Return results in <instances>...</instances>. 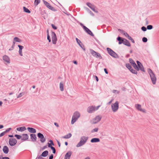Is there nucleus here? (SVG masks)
Returning <instances> with one entry per match:
<instances>
[{"label": "nucleus", "mask_w": 159, "mask_h": 159, "mask_svg": "<svg viewBox=\"0 0 159 159\" xmlns=\"http://www.w3.org/2000/svg\"><path fill=\"white\" fill-rule=\"evenodd\" d=\"M26 128L25 126L20 127L17 128L16 130L22 132L25 131L26 129Z\"/></svg>", "instance_id": "23"}, {"label": "nucleus", "mask_w": 159, "mask_h": 159, "mask_svg": "<svg viewBox=\"0 0 159 159\" xmlns=\"http://www.w3.org/2000/svg\"><path fill=\"white\" fill-rule=\"evenodd\" d=\"M48 147L49 148H52V147H53L52 146V145L50 143H48Z\"/></svg>", "instance_id": "56"}, {"label": "nucleus", "mask_w": 159, "mask_h": 159, "mask_svg": "<svg viewBox=\"0 0 159 159\" xmlns=\"http://www.w3.org/2000/svg\"><path fill=\"white\" fill-rule=\"evenodd\" d=\"M38 137L40 139V141L42 143H44L46 141V139L44 138L43 135L40 133H39L37 134Z\"/></svg>", "instance_id": "9"}, {"label": "nucleus", "mask_w": 159, "mask_h": 159, "mask_svg": "<svg viewBox=\"0 0 159 159\" xmlns=\"http://www.w3.org/2000/svg\"><path fill=\"white\" fill-rule=\"evenodd\" d=\"M124 34L125 36L127 37L128 39H129V40H132L131 37L129 35L126 33L124 32Z\"/></svg>", "instance_id": "35"}, {"label": "nucleus", "mask_w": 159, "mask_h": 159, "mask_svg": "<svg viewBox=\"0 0 159 159\" xmlns=\"http://www.w3.org/2000/svg\"><path fill=\"white\" fill-rule=\"evenodd\" d=\"M148 71L150 75L152 84H155L156 82L157 79L155 74L150 68L148 69Z\"/></svg>", "instance_id": "1"}, {"label": "nucleus", "mask_w": 159, "mask_h": 159, "mask_svg": "<svg viewBox=\"0 0 159 159\" xmlns=\"http://www.w3.org/2000/svg\"><path fill=\"white\" fill-rule=\"evenodd\" d=\"M95 111L94 106H92L88 107L87 108V111L89 113H91Z\"/></svg>", "instance_id": "13"}, {"label": "nucleus", "mask_w": 159, "mask_h": 159, "mask_svg": "<svg viewBox=\"0 0 159 159\" xmlns=\"http://www.w3.org/2000/svg\"><path fill=\"white\" fill-rule=\"evenodd\" d=\"M23 137L21 139V140L23 141H25L29 139V136L27 134H22Z\"/></svg>", "instance_id": "16"}, {"label": "nucleus", "mask_w": 159, "mask_h": 159, "mask_svg": "<svg viewBox=\"0 0 159 159\" xmlns=\"http://www.w3.org/2000/svg\"><path fill=\"white\" fill-rule=\"evenodd\" d=\"M102 117L99 115H98L95 117L92 120V123L93 124H95L99 122L101 119Z\"/></svg>", "instance_id": "8"}, {"label": "nucleus", "mask_w": 159, "mask_h": 159, "mask_svg": "<svg viewBox=\"0 0 159 159\" xmlns=\"http://www.w3.org/2000/svg\"><path fill=\"white\" fill-rule=\"evenodd\" d=\"M3 59L4 61L7 62V63H10V60L9 57L5 55L3 57Z\"/></svg>", "instance_id": "15"}, {"label": "nucleus", "mask_w": 159, "mask_h": 159, "mask_svg": "<svg viewBox=\"0 0 159 159\" xmlns=\"http://www.w3.org/2000/svg\"><path fill=\"white\" fill-rule=\"evenodd\" d=\"M121 89L123 91H125L126 90V88L124 87H123L121 88Z\"/></svg>", "instance_id": "63"}, {"label": "nucleus", "mask_w": 159, "mask_h": 159, "mask_svg": "<svg viewBox=\"0 0 159 159\" xmlns=\"http://www.w3.org/2000/svg\"><path fill=\"white\" fill-rule=\"evenodd\" d=\"M94 78H95L96 80L97 81V82H98V76L96 75H94Z\"/></svg>", "instance_id": "52"}, {"label": "nucleus", "mask_w": 159, "mask_h": 159, "mask_svg": "<svg viewBox=\"0 0 159 159\" xmlns=\"http://www.w3.org/2000/svg\"><path fill=\"white\" fill-rule=\"evenodd\" d=\"M53 157V155L52 154H51L49 156V159H52Z\"/></svg>", "instance_id": "53"}, {"label": "nucleus", "mask_w": 159, "mask_h": 159, "mask_svg": "<svg viewBox=\"0 0 159 159\" xmlns=\"http://www.w3.org/2000/svg\"><path fill=\"white\" fill-rule=\"evenodd\" d=\"M104 71H105V73L106 74H108V71L107 70V69L106 68H104Z\"/></svg>", "instance_id": "58"}, {"label": "nucleus", "mask_w": 159, "mask_h": 159, "mask_svg": "<svg viewBox=\"0 0 159 159\" xmlns=\"http://www.w3.org/2000/svg\"><path fill=\"white\" fill-rule=\"evenodd\" d=\"M133 74L137 75V71L133 69L132 68L129 70Z\"/></svg>", "instance_id": "32"}, {"label": "nucleus", "mask_w": 159, "mask_h": 159, "mask_svg": "<svg viewBox=\"0 0 159 159\" xmlns=\"http://www.w3.org/2000/svg\"><path fill=\"white\" fill-rule=\"evenodd\" d=\"M112 110L113 112H116L119 108V102L116 101L111 105Z\"/></svg>", "instance_id": "5"}, {"label": "nucleus", "mask_w": 159, "mask_h": 159, "mask_svg": "<svg viewBox=\"0 0 159 159\" xmlns=\"http://www.w3.org/2000/svg\"><path fill=\"white\" fill-rule=\"evenodd\" d=\"M47 148V146L46 145L44 146L42 148V150H44L46 148Z\"/></svg>", "instance_id": "62"}, {"label": "nucleus", "mask_w": 159, "mask_h": 159, "mask_svg": "<svg viewBox=\"0 0 159 159\" xmlns=\"http://www.w3.org/2000/svg\"><path fill=\"white\" fill-rule=\"evenodd\" d=\"M141 29L143 31H145L147 30L146 28L144 26L142 27V28H141Z\"/></svg>", "instance_id": "47"}, {"label": "nucleus", "mask_w": 159, "mask_h": 159, "mask_svg": "<svg viewBox=\"0 0 159 159\" xmlns=\"http://www.w3.org/2000/svg\"><path fill=\"white\" fill-rule=\"evenodd\" d=\"M30 139L31 141L33 142H35L36 141L37 137L36 135L34 134H30Z\"/></svg>", "instance_id": "14"}, {"label": "nucleus", "mask_w": 159, "mask_h": 159, "mask_svg": "<svg viewBox=\"0 0 159 159\" xmlns=\"http://www.w3.org/2000/svg\"><path fill=\"white\" fill-rule=\"evenodd\" d=\"M77 43L80 46V47L83 49L84 51H85V49L84 48V46L83 44L81 42L80 40H76Z\"/></svg>", "instance_id": "17"}, {"label": "nucleus", "mask_w": 159, "mask_h": 159, "mask_svg": "<svg viewBox=\"0 0 159 159\" xmlns=\"http://www.w3.org/2000/svg\"><path fill=\"white\" fill-rule=\"evenodd\" d=\"M100 106H101L100 105H99V106H97L96 107H95L94 106V110H95V111L98 110L99 109V107H100Z\"/></svg>", "instance_id": "49"}, {"label": "nucleus", "mask_w": 159, "mask_h": 159, "mask_svg": "<svg viewBox=\"0 0 159 159\" xmlns=\"http://www.w3.org/2000/svg\"><path fill=\"white\" fill-rule=\"evenodd\" d=\"M135 107L138 110L144 113H145L146 112V110L145 109H143L141 108V106L140 104H136L135 105Z\"/></svg>", "instance_id": "11"}, {"label": "nucleus", "mask_w": 159, "mask_h": 159, "mask_svg": "<svg viewBox=\"0 0 159 159\" xmlns=\"http://www.w3.org/2000/svg\"><path fill=\"white\" fill-rule=\"evenodd\" d=\"M6 134L5 132V131L3 132H2V133H1L0 134V137H1L2 136H3V135H5V134Z\"/></svg>", "instance_id": "50"}, {"label": "nucleus", "mask_w": 159, "mask_h": 159, "mask_svg": "<svg viewBox=\"0 0 159 159\" xmlns=\"http://www.w3.org/2000/svg\"><path fill=\"white\" fill-rule=\"evenodd\" d=\"M100 141V139L98 138H93L91 139L90 142L92 143L99 142Z\"/></svg>", "instance_id": "19"}, {"label": "nucleus", "mask_w": 159, "mask_h": 159, "mask_svg": "<svg viewBox=\"0 0 159 159\" xmlns=\"http://www.w3.org/2000/svg\"><path fill=\"white\" fill-rule=\"evenodd\" d=\"M73 63L75 65L77 64V62L76 61H73Z\"/></svg>", "instance_id": "64"}, {"label": "nucleus", "mask_w": 159, "mask_h": 159, "mask_svg": "<svg viewBox=\"0 0 159 159\" xmlns=\"http://www.w3.org/2000/svg\"><path fill=\"white\" fill-rule=\"evenodd\" d=\"M107 50L108 54L111 57L115 58H119V55L111 49L107 48Z\"/></svg>", "instance_id": "4"}, {"label": "nucleus", "mask_w": 159, "mask_h": 159, "mask_svg": "<svg viewBox=\"0 0 159 159\" xmlns=\"http://www.w3.org/2000/svg\"><path fill=\"white\" fill-rule=\"evenodd\" d=\"M14 47H15V46L14 45H12L11 47L9 48V51L12 50L14 49Z\"/></svg>", "instance_id": "48"}, {"label": "nucleus", "mask_w": 159, "mask_h": 159, "mask_svg": "<svg viewBox=\"0 0 159 159\" xmlns=\"http://www.w3.org/2000/svg\"><path fill=\"white\" fill-rule=\"evenodd\" d=\"M24 94V93H20L17 97V98H20L22 96V95Z\"/></svg>", "instance_id": "46"}, {"label": "nucleus", "mask_w": 159, "mask_h": 159, "mask_svg": "<svg viewBox=\"0 0 159 159\" xmlns=\"http://www.w3.org/2000/svg\"><path fill=\"white\" fill-rule=\"evenodd\" d=\"M60 88L61 91L64 90L63 84L61 82H60Z\"/></svg>", "instance_id": "33"}, {"label": "nucleus", "mask_w": 159, "mask_h": 159, "mask_svg": "<svg viewBox=\"0 0 159 159\" xmlns=\"http://www.w3.org/2000/svg\"><path fill=\"white\" fill-rule=\"evenodd\" d=\"M51 25H52V28L53 29H54V30H56L57 29V27L55 26L54 25L52 24Z\"/></svg>", "instance_id": "54"}, {"label": "nucleus", "mask_w": 159, "mask_h": 159, "mask_svg": "<svg viewBox=\"0 0 159 159\" xmlns=\"http://www.w3.org/2000/svg\"><path fill=\"white\" fill-rule=\"evenodd\" d=\"M4 153L5 154H7L9 152V148L6 146H4L2 149Z\"/></svg>", "instance_id": "20"}, {"label": "nucleus", "mask_w": 159, "mask_h": 159, "mask_svg": "<svg viewBox=\"0 0 159 159\" xmlns=\"http://www.w3.org/2000/svg\"><path fill=\"white\" fill-rule=\"evenodd\" d=\"M57 144H58V146L59 147H60L61 146V143L59 141L57 140Z\"/></svg>", "instance_id": "60"}, {"label": "nucleus", "mask_w": 159, "mask_h": 159, "mask_svg": "<svg viewBox=\"0 0 159 159\" xmlns=\"http://www.w3.org/2000/svg\"><path fill=\"white\" fill-rule=\"evenodd\" d=\"M71 154V152L70 151H69L66 153L65 155V157H66L68 159H70Z\"/></svg>", "instance_id": "22"}, {"label": "nucleus", "mask_w": 159, "mask_h": 159, "mask_svg": "<svg viewBox=\"0 0 159 159\" xmlns=\"http://www.w3.org/2000/svg\"><path fill=\"white\" fill-rule=\"evenodd\" d=\"M48 151L45 150L42 153L41 156L43 157H46L48 155Z\"/></svg>", "instance_id": "24"}, {"label": "nucleus", "mask_w": 159, "mask_h": 159, "mask_svg": "<svg viewBox=\"0 0 159 159\" xmlns=\"http://www.w3.org/2000/svg\"><path fill=\"white\" fill-rule=\"evenodd\" d=\"M21 41V40H13V44L15 46V42H20Z\"/></svg>", "instance_id": "45"}, {"label": "nucleus", "mask_w": 159, "mask_h": 159, "mask_svg": "<svg viewBox=\"0 0 159 159\" xmlns=\"http://www.w3.org/2000/svg\"><path fill=\"white\" fill-rule=\"evenodd\" d=\"M88 139V137L83 136L80 138V142L76 145L77 147H80L84 145Z\"/></svg>", "instance_id": "2"}, {"label": "nucleus", "mask_w": 159, "mask_h": 159, "mask_svg": "<svg viewBox=\"0 0 159 159\" xmlns=\"http://www.w3.org/2000/svg\"><path fill=\"white\" fill-rule=\"evenodd\" d=\"M125 66L129 70L130 69H131L132 68V67L131 65L128 63H126L125 64Z\"/></svg>", "instance_id": "31"}, {"label": "nucleus", "mask_w": 159, "mask_h": 159, "mask_svg": "<svg viewBox=\"0 0 159 159\" xmlns=\"http://www.w3.org/2000/svg\"><path fill=\"white\" fill-rule=\"evenodd\" d=\"M51 149L52 150V153H53L55 154L56 153V150L55 148L54 147H52V148H51Z\"/></svg>", "instance_id": "38"}, {"label": "nucleus", "mask_w": 159, "mask_h": 159, "mask_svg": "<svg viewBox=\"0 0 159 159\" xmlns=\"http://www.w3.org/2000/svg\"><path fill=\"white\" fill-rule=\"evenodd\" d=\"M71 136H72L71 134L70 133H69L68 134H67L64 136H62V138H64V139H69V138H70L71 137Z\"/></svg>", "instance_id": "27"}, {"label": "nucleus", "mask_w": 159, "mask_h": 159, "mask_svg": "<svg viewBox=\"0 0 159 159\" xmlns=\"http://www.w3.org/2000/svg\"><path fill=\"white\" fill-rule=\"evenodd\" d=\"M14 137H16L17 139H20L22 138V136L21 135L17 134H15Z\"/></svg>", "instance_id": "36"}, {"label": "nucleus", "mask_w": 159, "mask_h": 159, "mask_svg": "<svg viewBox=\"0 0 159 159\" xmlns=\"http://www.w3.org/2000/svg\"><path fill=\"white\" fill-rule=\"evenodd\" d=\"M87 33L91 36H93V33L90 30H89L88 31Z\"/></svg>", "instance_id": "44"}, {"label": "nucleus", "mask_w": 159, "mask_h": 159, "mask_svg": "<svg viewBox=\"0 0 159 159\" xmlns=\"http://www.w3.org/2000/svg\"><path fill=\"white\" fill-rule=\"evenodd\" d=\"M83 28L85 30V31L87 33L88 31L89 30V29H88L87 27H86L85 26H83Z\"/></svg>", "instance_id": "42"}, {"label": "nucleus", "mask_w": 159, "mask_h": 159, "mask_svg": "<svg viewBox=\"0 0 159 159\" xmlns=\"http://www.w3.org/2000/svg\"><path fill=\"white\" fill-rule=\"evenodd\" d=\"M152 28V25H149L147 26V29L148 30H151Z\"/></svg>", "instance_id": "40"}, {"label": "nucleus", "mask_w": 159, "mask_h": 159, "mask_svg": "<svg viewBox=\"0 0 159 159\" xmlns=\"http://www.w3.org/2000/svg\"><path fill=\"white\" fill-rule=\"evenodd\" d=\"M52 43L53 44H56L57 43V40H52Z\"/></svg>", "instance_id": "61"}, {"label": "nucleus", "mask_w": 159, "mask_h": 159, "mask_svg": "<svg viewBox=\"0 0 159 159\" xmlns=\"http://www.w3.org/2000/svg\"><path fill=\"white\" fill-rule=\"evenodd\" d=\"M43 2L47 7L49 9H51L52 7L50 6V4L47 2L43 1Z\"/></svg>", "instance_id": "28"}, {"label": "nucleus", "mask_w": 159, "mask_h": 159, "mask_svg": "<svg viewBox=\"0 0 159 159\" xmlns=\"http://www.w3.org/2000/svg\"><path fill=\"white\" fill-rule=\"evenodd\" d=\"M87 5L93 11H94L97 13L98 12V11L95 10V6L89 3H87Z\"/></svg>", "instance_id": "12"}, {"label": "nucleus", "mask_w": 159, "mask_h": 159, "mask_svg": "<svg viewBox=\"0 0 159 159\" xmlns=\"http://www.w3.org/2000/svg\"><path fill=\"white\" fill-rule=\"evenodd\" d=\"M118 41H119V44H122V43H123V41H124V40H118Z\"/></svg>", "instance_id": "57"}, {"label": "nucleus", "mask_w": 159, "mask_h": 159, "mask_svg": "<svg viewBox=\"0 0 159 159\" xmlns=\"http://www.w3.org/2000/svg\"><path fill=\"white\" fill-rule=\"evenodd\" d=\"M129 61L131 65L133 66L134 68L137 71H139V69L137 65L136 64L134 61L131 58L129 59Z\"/></svg>", "instance_id": "6"}, {"label": "nucleus", "mask_w": 159, "mask_h": 159, "mask_svg": "<svg viewBox=\"0 0 159 159\" xmlns=\"http://www.w3.org/2000/svg\"><path fill=\"white\" fill-rule=\"evenodd\" d=\"M90 52L92 54V55L94 57L96 55V54H97V52L95 51L92 49H90Z\"/></svg>", "instance_id": "29"}, {"label": "nucleus", "mask_w": 159, "mask_h": 159, "mask_svg": "<svg viewBox=\"0 0 159 159\" xmlns=\"http://www.w3.org/2000/svg\"><path fill=\"white\" fill-rule=\"evenodd\" d=\"M136 62L137 64V66L139 69V70H141L143 72H145V71L144 67L141 63L139 61H137Z\"/></svg>", "instance_id": "10"}, {"label": "nucleus", "mask_w": 159, "mask_h": 159, "mask_svg": "<svg viewBox=\"0 0 159 159\" xmlns=\"http://www.w3.org/2000/svg\"><path fill=\"white\" fill-rule=\"evenodd\" d=\"M80 114L78 111H75L73 114L71 121V124H73L80 117Z\"/></svg>", "instance_id": "3"}, {"label": "nucleus", "mask_w": 159, "mask_h": 159, "mask_svg": "<svg viewBox=\"0 0 159 159\" xmlns=\"http://www.w3.org/2000/svg\"><path fill=\"white\" fill-rule=\"evenodd\" d=\"M17 143V141L15 138H10L9 139V143L11 146L15 145Z\"/></svg>", "instance_id": "7"}, {"label": "nucleus", "mask_w": 159, "mask_h": 159, "mask_svg": "<svg viewBox=\"0 0 159 159\" xmlns=\"http://www.w3.org/2000/svg\"><path fill=\"white\" fill-rule=\"evenodd\" d=\"M94 57L96 58L98 57L100 59H102V57L100 54L98 52H97V54H96V55Z\"/></svg>", "instance_id": "30"}, {"label": "nucleus", "mask_w": 159, "mask_h": 159, "mask_svg": "<svg viewBox=\"0 0 159 159\" xmlns=\"http://www.w3.org/2000/svg\"><path fill=\"white\" fill-rule=\"evenodd\" d=\"M123 44L128 47L130 46V44L129 43V40H124L123 41Z\"/></svg>", "instance_id": "26"}, {"label": "nucleus", "mask_w": 159, "mask_h": 159, "mask_svg": "<svg viewBox=\"0 0 159 159\" xmlns=\"http://www.w3.org/2000/svg\"><path fill=\"white\" fill-rule=\"evenodd\" d=\"M117 92V94H119L120 93V92L118 91H117V90H113V93H115V92Z\"/></svg>", "instance_id": "55"}, {"label": "nucleus", "mask_w": 159, "mask_h": 159, "mask_svg": "<svg viewBox=\"0 0 159 159\" xmlns=\"http://www.w3.org/2000/svg\"><path fill=\"white\" fill-rule=\"evenodd\" d=\"M18 46L19 48V52L20 55L21 56H23L22 50L23 48V47L20 45H18Z\"/></svg>", "instance_id": "21"}, {"label": "nucleus", "mask_w": 159, "mask_h": 159, "mask_svg": "<svg viewBox=\"0 0 159 159\" xmlns=\"http://www.w3.org/2000/svg\"><path fill=\"white\" fill-rule=\"evenodd\" d=\"M2 159H10L8 157H2Z\"/></svg>", "instance_id": "59"}, {"label": "nucleus", "mask_w": 159, "mask_h": 159, "mask_svg": "<svg viewBox=\"0 0 159 159\" xmlns=\"http://www.w3.org/2000/svg\"><path fill=\"white\" fill-rule=\"evenodd\" d=\"M23 10L24 12L28 13H30V11L27 8L24 7H23Z\"/></svg>", "instance_id": "34"}, {"label": "nucleus", "mask_w": 159, "mask_h": 159, "mask_svg": "<svg viewBox=\"0 0 159 159\" xmlns=\"http://www.w3.org/2000/svg\"><path fill=\"white\" fill-rule=\"evenodd\" d=\"M27 129L28 130L30 133H35L36 132V130L33 128L29 127L27 128Z\"/></svg>", "instance_id": "18"}, {"label": "nucleus", "mask_w": 159, "mask_h": 159, "mask_svg": "<svg viewBox=\"0 0 159 159\" xmlns=\"http://www.w3.org/2000/svg\"><path fill=\"white\" fill-rule=\"evenodd\" d=\"M83 28L85 30V31L87 33L88 31L89 30V29H88L87 27H86L85 26H83Z\"/></svg>", "instance_id": "43"}, {"label": "nucleus", "mask_w": 159, "mask_h": 159, "mask_svg": "<svg viewBox=\"0 0 159 159\" xmlns=\"http://www.w3.org/2000/svg\"><path fill=\"white\" fill-rule=\"evenodd\" d=\"M11 129V128H8L6 129V130L4 131L5 133H7L9 132L10 130Z\"/></svg>", "instance_id": "41"}, {"label": "nucleus", "mask_w": 159, "mask_h": 159, "mask_svg": "<svg viewBox=\"0 0 159 159\" xmlns=\"http://www.w3.org/2000/svg\"><path fill=\"white\" fill-rule=\"evenodd\" d=\"M51 35L52 40H57L56 36L54 32H52Z\"/></svg>", "instance_id": "25"}, {"label": "nucleus", "mask_w": 159, "mask_h": 159, "mask_svg": "<svg viewBox=\"0 0 159 159\" xmlns=\"http://www.w3.org/2000/svg\"><path fill=\"white\" fill-rule=\"evenodd\" d=\"M49 142L52 145V146L54 145V144L53 143V142L52 140H49Z\"/></svg>", "instance_id": "51"}, {"label": "nucleus", "mask_w": 159, "mask_h": 159, "mask_svg": "<svg viewBox=\"0 0 159 159\" xmlns=\"http://www.w3.org/2000/svg\"><path fill=\"white\" fill-rule=\"evenodd\" d=\"M98 128H95L91 130V132L92 133H93L94 132H97L98 131Z\"/></svg>", "instance_id": "37"}, {"label": "nucleus", "mask_w": 159, "mask_h": 159, "mask_svg": "<svg viewBox=\"0 0 159 159\" xmlns=\"http://www.w3.org/2000/svg\"><path fill=\"white\" fill-rule=\"evenodd\" d=\"M40 2V0H35L34 1V4L37 5Z\"/></svg>", "instance_id": "39"}]
</instances>
